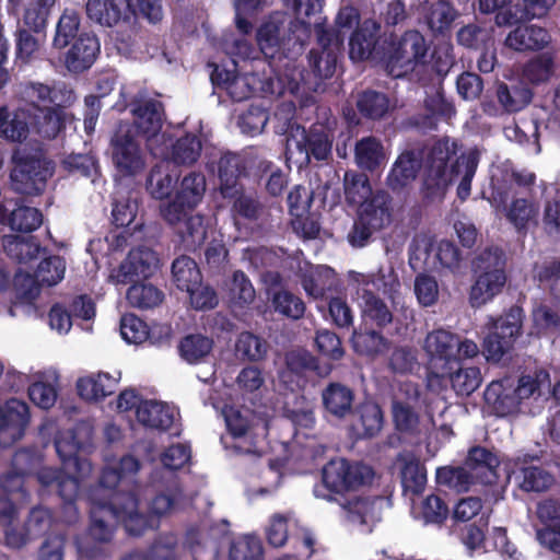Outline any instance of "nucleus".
I'll return each instance as SVG.
<instances>
[{"instance_id": "nucleus-1", "label": "nucleus", "mask_w": 560, "mask_h": 560, "mask_svg": "<svg viewBox=\"0 0 560 560\" xmlns=\"http://www.w3.org/2000/svg\"><path fill=\"white\" fill-rule=\"evenodd\" d=\"M139 469L140 463L132 455L106 463L98 486L88 497L90 534L95 540L110 539L114 521L121 522L130 535H141L148 528L158 527L159 520L176 509L179 491L167 490L150 500L148 516L139 512L138 488L133 486Z\"/></svg>"}, {"instance_id": "nucleus-2", "label": "nucleus", "mask_w": 560, "mask_h": 560, "mask_svg": "<svg viewBox=\"0 0 560 560\" xmlns=\"http://www.w3.org/2000/svg\"><path fill=\"white\" fill-rule=\"evenodd\" d=\"M90 441L91 429L84 423L59 432L55 439L56 452L63 468L67 470L73 468L77 475L65 478L50 467H43L36 472L43 491L56 490L63 500V521L67 523L78 520V510L73 502L78 498L82 482L92 472L91 463L79 456V453L90 445Z\"/></svg>"}, {"instance_id": "nucleus-3", "label": "nucleus", "mask_w": 560, "mask_h": 560, "mask_svg": "<svg viewBox=\"0 0 560 560\" xmlns=\"http://www.w3.org/2000/svg\"><path fill=\"white\" fill-rule=\"evenodd\" d=\"M308 30L299 26L285 13L277 12L257 30L256 39L261 54L267 59H278L276 66L269 63L276 74L283 75L292 95H303L313 86L293 60L302 52L304 38Z\"/></svg>"}, {"instance_id": "nucleus-4", "label": "nucleus", "mask_w": 560, "mask_h": 560, "mask_svg": "<svg viewBox=\"0 0 560 560\" xmlns=\"http://www.w3.org/2000/svg\"><path fill=\"white\" fill-rule=\"evenodd\" d=\"M455 155V141L444 139L433 145L424 163L422 184L424 198L431 201L442 200L448 186L456 180H458V197L462 200L469 197L471 179L475 176L480 153L477 149H469L451 163Z\"/></svg>"}, {"instance_id": "nucleus-5", "label": "nucleus", "mask_w": 560, "mask_h": 560, "mask_svg": "<svg viewBox=\"0 0 560 560\" xmlns=\"http://www.w3.org/2000/svg\"><path fill=\"white\" fill-rule=\"evenodd\" d=\"M536 176L527 170H515L508 164L497 166L492 172V192L489 201L497 211H502L518 231L536 223L539 207L532 199L518 196L517 188L528 189Z\"/></svg>"}, {"instance_id": "nucleus-6", "label": "nucleus", "mask_w": 560, "mask_h": 560, "mask_svg": "<svg viewBox=\"0 0 560 560\" xmlns=\"http://www.w3.org/2000/svg\"><path fill=\"white\" fill-rule=\"evenodd\" d=\"M505 259L498 247L480 253L474 260L475 282L469 291V303L481 307L489 303L503 289L506 282Z\"/></svg>"}, {"instance_id": "nucleus-7", "label": "nucleus", "mask_w": 560, "mask_h": 560, "mask_svg": "<svg viewBox=\"0 0 560 560\" xmlns=\"http://www.w3.org/2000/svg\"><path fill=\"white\" fill-rule=\"evenodd\" d=\"M423 348L430 358L431 366L441 371L452 369L463 360L474 359L480 352L474 340L462 338L445 329L429 332Z\"/></svg>"}, {"instance_id": "nucleus-8", "label": "nucleus", "mask_w": 560, "mask_h": 560, "mask_svg": "<svg viewBox=\"0 0 560 560\" xmlns=\"http://www.w3.org/2000/svg\"><path fill=\"white\" fill-rule=\"evenodd\" d=\"M211 80L237 102L248 98L256 90L275 95L289 93L287 81L283 80L281 74H276L275 78H258L255 73H248L247 71L243 74L236 73L235 68L230 70L215 67L211 73Z\"/></svg>"}, {"instance_id": "nucleus-9", "label": "nucleus", "mask_w": 560, "mask_h": 560, "mask_svg": "<svg viewBox=\"0 0 560 560\" xmlns=\"http://www.w3.org/2000/svg\"><path fill=\"white\" fill-rule=\"evenodd\" d=\"M372 469L360 463L343 458L330 460L323 469V485L314 488L316 498L332 500V493L355 490L372 480Z\"/></svg>"}, {"instance_id": "nucleus-10", "label": "nucleus", "mask_w": 560, "mask_h": 560, "mask_svg": "<svg viewBox=\"0 0 560 560\" xmlns=\"http://www.w3.org/2000/svg\"><path fill=\"white\" fill-rule=\"evenodd\" d=\"M428 45L418 31H408L393 40L385 56L387 72L400 78L425 62Z\"/></svg>"}, {"instance_id": "nucleus-11", "label": "nucleus", "mask_w": 560, "mask_h": 560, "mask_svg": "<svg viewBox=\"0 0 560 560\" xmlns=\"http://www.w3.org/2000/svg\"><path fill=\"white\" fill-rule=\"evenodd\" d=\"M523 316L520 306H512L504 316L498 319L488 318V335L483 339V351L488 361H500L512 348L521 335Z\"/></svg>"}, {"instance_id": "nucleus-12", "label": "nucleus", "mask_w": 560, "mask_h": 560, "mask_svg": "<svg viewBox=\"0 0 560 560\" xmlns=\"http://www.w3.org/2000/svg\"><path fill=\"white\" fill-rule=\"evenodd\" d=\"M14 166L10 174L14 191L23 195H39L45 188L48 178L54 174L52 164L34 156H21L19 152L13 155Z\"/></svg>"}, {"instance_id": "nucleus-13", "label": "nucleus", "mask_w": 560, "mask_h": 560, "mask_svg": "<svg viewBox=\"0 0 560 560\" xmlns=\"http://www.w3.org/2000/svg\"><path fill=\"white\" fill-rule=\"evenodd\" d=\"M331 152V141L323 127H315L306 131L305 128L295 126L291 128L287 139V154L295 163L303 165L314 156L318 161L326 160Z\"/></svg>"}, {"instance_id": "nucleus-14", "label": "nucleus", "mask_w": 560, "mask_h": 560, "mask_svg": "<svg viewBox=\"0 0 560 560\" xmlns=\"http://www.w3.org/2000/svg\"><path fill=\"white\" fill-rule=\"evenodd\" d=\"M206 178L201 173L190 172L182 178L175 198L160 207L161 215L171 225H177L186 211L196 208L203 199Z\"/></svg>"}, {"instance_id": "nucleus-15", "label": "nucleus", "mask_w": 560, "mask_h": 560, "mask_svg": "<svg viewBox=\"0 0 560 560\" xmlns=\"http://www.w3.org/2000/svg\"><path fill=\"white\" fill-rule=\"evenodd\" d=\"M112 160L121 176H136L145 167V159L128 122L118 125L110 140Z\"/></svg>"}, {"instance_id": "nucleus-16", "label": "nucleus", "mask_w": 560, "mask_h": 560, "mask_svg": "<svg viewBox=\"0 0 560 560\" xmlns=\"http://www.w3.org/2000/svg\"><path fill=\"white\" fill-rule=\"evenodd\" d=\"M66 262L59 256L44 259L36 270L35 277L18 271L14 277L16 300L20 303H31L39 294V284L48 287L59 283L65 276Z\"/></svg>"}, {"instance_id": "nucleus-17", "label": "nucleus", "mask_w": 560, "mask_h": 560, "mask_svg": "<svg viewBox=\"0 0 560 560\" xmlns=\"http://www.w3.org/2000/svg\"><path fill=\"white\" fill-rule=\"evenodd\" d=\"M135 125L145 140L149 150L155 156H164L168 136L161 132L163 126V106L156 100H147L132 108Z\"/></svg>"}, {"instance_id": "nucleus-18", "label": "nucleus", "mask_w": 560, "mask_h": 560, "mask_svg": "<svg viewBox=\"0 0 560 560\" xmlns=\"http://www.w3.org/2000/svg\"><path fill=\"white\" fill-rule=\"evenodd\" d=\"M446 383H451L457 395L469 396L480 386L481 373L477 366L463 368L458 364L441 373L432 371L428 375V387L431 390L439 392Z\"/></svg>"}, {"instance_id": "nucleus-19", "label": "nucleus", "mask_w": 560, "mask_h": 560, "mask_svg": "<svg viewBox=\"0 0 560 560\" xmlns=\"http://www.w3.org/2000/svg\"><path fill=\"white\" fill-rule=\"evenodd\" d=\"M159 266L155 253L145 246L133 248L117 269H113L109 279L115 283H128L136 278H149Z\"/></svg>"}, {"instance_id": "nucleus-20", "label": "nucleus", "mask_w": 560, "mask_h": 560, "mask_svg": "<svg viewBox=\"0 0 560 560\" xmlns=\"http://www.w3.org/2000/svg\"><path fill=\"white\" fill-rule=\"evenodd\" d=\"M40 463L38 456L32 455L28 451H20L13 457V465L18 471H12L2 477L0 485L3 495L0 498L9 501L16 510L15 504L27 501V494L23 489V475L31 472Z\"/></svg>"}, {"instance_id": "nucleus-21", "label": "nucleus", "mask_w": 560, "mask_h": 560, "mask_svg": "<svg viewBox=\"0 0 560 560\" xmlns=\"http://www.w3.org/2000/svg\"><path fill=\"white\" fill-rule=\"evenodd\" d=\"M30 421L28 406L19 399H10L0 406V444L9 446L20 440Z\"/></svg>"}, {"instance_id": "nucleus-22", "label": "nucleus", "mask_w": 560, "mask_h": 560, "mask_svg": "<svg viewBox=\"0 0 560 560\" xmlns=\"http://www.w3.org/2000/svg\"><path fill=\"white\" fill-rule=\"evenodd\" d=\"M300 279L306 294L315 300L326 298L340 285L335 270L326 265L314 266L305 262L300 267Z\"/></svg>"}, {"instance_id": "nucleus-23", "label": "nucleus", "mask_w": 560, "mask_h": 560, "mask_svg": "<svg viewBox=\"0 0 560 560\" xmlns=\"http://www.w3.org/2000/svg\"><path fill=\"white\" fill-rule=\"evenodd\" d=\"M0 223L20 232H32L43 223L42 212L32 207L20 206L14 199L0 202Z\"/></svg>"}, {"instance_id": "nucleus-24", "label": "nucleus", "mask_w": 560, "mask_h": 560, "mask_svg": "<svg viewBox=\"0 0 560 560\" xmlns=\"http://www.w3.org/2000/svg\"><path fill=\"white\" fill-rule=\"evenodd\" d=\"M508 476L525 491H544L553 482V476L545 468L528 464L527 458H517L508 467Z\"/></svg>"}, {"instance_id": "nucleus-25", "label": "nucleus", "mask_w": 560, "mask_h": 560, "mask_svg": "<svg viewBox=\"0 0 560 560\" xmlns=\"http://www.w3.org/2000/svg\"><path fill=\"white\" fill-rule=\"evenodd\" d=\"M412 7L435 34L448 31L457 16L455 9L444 0H413Z\"/></svg>"}, {"instance_id": "nucleus-26", "label": "nucleus", "mask_w": 560, "mask_h": 560, "mask_svg": "<svg viewBox=\"0 0 560 560\" xmlns=\"http://www.w3.org/2000/svg\"><path fill=\"white\" fill-rule=\"evenodd\" d=\"M349 280L358 289L373 287L375 290L387 295L393 302L396 301L400 289V282L393 266H381L376 272L361 273L357 271L349 272Z\"/></svg>"}, {"instance_id": "nucleus-27", "label": "nucleus", "mask_w": 560, "mask_h": 560, "mask_svg": "<svg viewBox=\"0 0 560 560\" xmlns=\"http://www.w3.org/2000/svg\"><path fill=\"white\" fill-rule=\"evenodd\" d=\"M485 400L500 417L518 411L521 406L511 377L491 382L485 392Z\"/></svg>"}, {"instance_id": "nucleus-28", "label": "nucleus", "mask_w": 560, "mask_h": 560, "mask_svg": "<svg viewBox=\"0 0 560 560\" xmlns=\"http://www.w3.org/2000/svg\"><path fill=\"white\" fill-rule=\"evenodd\" d=\"M120 378L119 371L91 373L78 380L77 389L81 398L88 401H100L116 390Z\"/></svg>"}, {"instance_id": "nucleus-29", "label": "nucleus", "mask_w": 560, "mask_h": 560, "mask_svg": "<svg viewBox=\"0 0 560 560\" xmlns=\"http://www.w3.org/2000/svg\"><path fill=\"white\" fill-rule=\"evenodd\" d=\"M100 51V44L95 36L80 34L66 54L65 66L73 73H80L92 67Z\"/></svg>"}, {"instance_id": "nucleus-30", "label": "nucleus", "mask_w": 560, "mask_h": 560, "mask_svg": "<svg viewBox=\"0 0 560 560\" xmlns=\"http://www.w3.org/2000/svg\"><path fill=\"white\" fill-rule=\"evenodd\" d=\"M11 8L21 16L26 28L33 33L43 31L56 0H9Z\"/></svg>"}, {"instance_id": "nucleus-31", "label": "nucleus", "mask_w": 560, "mask_h": 560, "mask_svg": "<svg viewBox=\"0 0 560 560\" xmlns=\"http://www.w3.org/2000/svg\"><path fill=\"white\" fill-rule=\"evenodd\" d=\"M120 336L130 345H139L151 339L153 342H161L171 336L168 326H155L149 330L147 324L133 314H126L120 319Z\"/></svg>"}, {"instance_id": "nucleus-32", "label": "nucleus", "mask_w": 560, "mask_h": 560, "mask_svg": "<svg viewBox=\"0 0 560 560\" xmlns=\"http://www.w3.org/2000/svg\"><path fill=\"white\" fill-rule=\"evenodd\" d=\"M177 415L174 406L152 399H145L137 410V419L142 425L162 431L174 424Z\"/></svg>"}, {"instance_id": "nucleus-33", "label": "nucleus", "mask_w": 560, "mask_h": 560, "mask_svg": "<svg viewBox=\"0 0 560 560\" xmlns=\"http://www.w3.org/2000/svg\"><path fill=\"white\" fill-rule=\"evenodd\" d=\"M550 39L546 28L535 24H522L508 34L505 46L516 51L535 50L547 46Z\"/></svg>"}, {"instance_id": "nucleus-34", "label": "nucleus", "mask_w": 560, "mask_h": 560, "mask_svg": "<svg viewBox=\"0 0 560 560\" xmlns=\"http://www.w3.org/2000/svg\"><path fill=\"white\" fill-rule=\"evenodd\" d=\"M380 24L371 19L361 22L349 39V56L353 61L366 60L373 56Z\"/></svg>"}, {"instance_id": "nucleus-35", "label": "nucleus", "mask_w": 560, "mask_h": 560, "mask_svg": "<svg viewBox=\"0 0 560 560\" xmlns=\"http://www.w3.org/2000/svg\"><path fill=\"white\" fill-rule=\"evenodd\" d=\"M382 500L378 498H354L348 501L343 509L350 523L362 527L364 532H371L372 526L381 518Z\"/></svg>"}, {"instance_id": "nucleus-36", "label": "nucleus", "mask_w": 560, "mask_h": 560, "mask_svg": "<svg viewBox=\"0 0 560 560\" xmlns=\"http://www.w3.org/2000/svg\"><path fill=\"white\" fill-rule=\"evenodd\" d=\"M25 92L30 98L42 105L40 108L65 107L74 101L73 91L65 83H56L52 86L31 83Z\"/></svg>"}, {"instance_id": "nucleus-37", "label": "nucleus", "mask_w": 560, "mask_h": 560, "mask_svg": "<svg viewBox=\"0 0 560 560\" xmlns=\"http://www.w3.org/2000/svg\"><path fill=\"white\" fill-rule=\"evenodd\" d=\"M419 168V158L413 152H402L386 177L387 186L395 192L402 191L416 179Z\"/></svg>"}, {"instance_id": "nucleus-38", "label": "nucleus", "mask_w": 560, "mask_h": 560, "mask_svg": "<svg viewBox=\"0 0 560 560\" xmlns=\"http://www.w3.org/2000/svg\"><path fill=\"white\" fill-rule=\"evenodd\" d=\"M317 39L322 46V51L320 54L311 51L310 62L316 75L329 78L335 72L338 55L341 51V38L337 35L329 38L322 35Z\"/></svg>"}, {"instance_id": "nucleus-39", "label": "nucleus", "mask_w": 560, "mask_h": 560, "mask_svg": "<svg viewBox=\"0 0 560 560\" xmlns=\"http://www.w3.org/2000/svg\"><path fill=\"white\" fill-rule=\"evenodd\" d=\"M499 459L495 454L485 447H472L467 456L465 467L477 481L492 483L497 479Z\"/></svg>"}, {"instance_id": "nucleus-40", "label": "nucleus", "mask_w": 560, "mask_h": 560, "mask_svg": "<svg viewBox=\"0 0 560 560\" xmlns=\"http://www.w3.org/2000/svg\"><path fill=\"white\" fill-rule=\"evenodd\" d=\"M358 217L362 218L372 229L382 230L392 221L390 198L384 191H377L360 206Z\"/></svg>"}, {"instance_id": "nucleus-41", "label": "nucleus", "mask_w": 560, "mask_h": 560, "mask_svg": "<svg viewBox=\"0 0 560 560\" xmlns=\"http://www.w3.org/2000/svg\"><path fill=\"white\" fill-rule=\"evenodd\" d=\"M357 299L362 317L366 323L384 327L392 323L393 314L386 303L375 295L370 289H357Z\"/></svg>"}, {"instance_id": "nucleus-42", "label": "nucleus", "mask_w": 560, "mask_h": 560, "mask_svg": "<svg viewBox=\"0 0 560 560\" xmlns=\"http://www.w3.org/2000/svg\"><path fill=\"white\" fill-rule=\"evenodd\" d=\"M353 392L341 383H330L322 392L325 410L336 418H345L352 410Z\"/></svg>"}, {"instance_id": "nucleus-43", "label": "nucleus", "mask_w": 560, "mask_h": 560, "mask_svg": "<svg viewBox=\"0 0 560 560\" xmlns=\"http://www.w3.org/2000/svg\"><path fill=\"white\" fill-rule=\"evenodd\" d=\"M201 142L194 135H186L171 144V138L166 142L165 155L163 159H170L178 165H192L200 156Z\"/></svg>"}, {"instance_id": "nucleus-44", "label": "nucleus", "mask_w": 560, "mask_h": 560, "mask_svg": "<svg viewBox=\"0 0 560 560\" xmlns=\"http://www.w3.org/2000/svg\"><path fill=\"white\" fill-rule=\"evenodd\" d=\"M354 158L360 168L372 172L387 160V154L378 139L366 137L357 142Z\"/></svg>"}, {"instance_id": "nucleus-45", "label": "nucleus", "mask_w": 560, "mask_h": 560, "mask_svg": "<svg viewBox=\"0 0 560 560\" xmlns=\"http://www.w3.org/2000/svg\"><path fill=\"white\" fill-rule=\"evenodd\" d=\"M225 292L229 303L235 308L248 307L256 298V291L243 271H234L231 279L225 282Z\"/></svg>"}, {"instance_id": "nucleus-46", "label": "nucleus", "mask_w": 560, "mask_h": 560, "mask_svg": "<svg viewBox=\"0 0 560 560\" xmlns=\"http://www.w3.org/2000/svg\"><path fill=\"white\" fill-rule=\"evenodd\" d=\"M177 177V174H173L170 162L162 161L151 170L147 188L153 198L165 199L174 190Z\"/></svg>"}, {"instance_id": "nucleus-47", "label": "nucleus", "mask_w": 560, "mask_h": 560, "mask_svg": "<svg viewBox=\"0 0 560 560\" xmlns=\"http://www.w3.org/2000/svg\"><path fill=\"white\" fill-rule=\"evenodd\" d=\"M3 248L9 257L20 264L31 262L40 253V246L34 237H21L18 235L4 236Z\"/></svg>"}, {"instance_id": "nucleus-48", "label": "nucleus", "mask_w": 560, "mask_h": 560, "mask_svg": "<svg viewBox=\"0 0 560 560\" xmlns=\"http://www.w3.org/2000/svg\"><path fill=\"white\" fill-rule=\"evenodd\" d=\"M497 98L505 112L514 113L527 106L532 100V91L524 85L509 86L500 82L497 85Z\"/></svg>"}, {"instance_id": "nucleus-49", "label": "nucleus", "mask_w": 560, "mask_h": 560, "mask_svg": "<svg viewBox=\"0 0 560 560\" xmlns=\"http://www.w3.org/2000/svg\"><path fill=\"white\" fill-rule=\"evenodd\" d=\"M360 15L355 8L353 7H343L339 10L336 19H335V27L325 28L322 24L316 25V35L320 37L325 35L326 37H334L337 35L341 38V46L343 45L345 36L349 32H353L355 28L360 26Z\"/></svg>"}, {"instance_id": "nucleus-50", "label": "nucleus", "mask_w": 560, "mask_h": 560, "mask_svg": "<svg viewBox=\"0 0 560 560\" xmlns=\"http://www.w3.org/2000/svg\"><path fill=\"white\" fill-rule=\"evenodd\" d=\"M172 275L176 287L182 291L191 290L192 287L200 284L202 281L197 264L187 256H180L174 260Z\"/></svg>"}, {"instance_id": "nucleus-51", "label": "nucleus", "mask_w": 560, "mask_h": 560, "mask_svg": "<svg viewBox=\"0 0 560 560\" xmlns=\"http://www.w3.org/2000/svg\"><path fill=\"white\" fill-rule=\"evenodd\" d=\"M345 196L351 205H363L372 197V189L366 175L348 171L343 175Z\"/></svg>"}, {"instance_id": "nucleus-52", "label": "nucleus", "mask_w": 560, "mask_h": 560, "mask_svg": "<svg viewBox=\"0 0 560 560\" xmlns=\"http://www.w3.org/2000/svg\"><path fill=\"white\" fill-rule=\"evenodd\" d=\"M25 110H19L10 117L4 107L0 108V137L21 142L28 135Z\"/></svg>"}, {"instance_id": "nucleus-53", "label": "nucleus", "mask_w": 560, "mask_h": 560, "mask_svg": "<svg viewBox=\"0 0 560 560\" xmlns=\"http://www.w3.org/2000/svg\"><path fill=\"white\" fill-rule=\"evenodd\" d=\"M240 174V158L225 154L219 162L220 189L224 197H235L238 194L237 177Z\"/></svg>"}, {"instance_id": "nucleus-54", "label": "nucleus", "mask_w": 560, "mask_h": 560, "mask_svg": "<svg viewBox=\"0 0 560 560\" xmlns=\"http://www.w3.org/2000/svg\"><path fill=\"white\" fill-rule=\"evenodd\" d=\"M34 127L45 138H55L65 122L62 107L38 108L34 115Z\"/></svg>"}, {"instance_id": "nucleus-55", "label": "nucleus", "mask_w": 560, "mask_h": 560, "mask_svg": "<svg viewBox=\"0 0 560 560\" xmlns=\"http://www.w3.org/2000/svg\"><path fill=\"white\" fill-rule=\"evenodd\" d=\"M86 14L101 25L113 26L120 20L121 10L114 0H88Z\"/></svg>"}, {"instance_id": "nucleus-56", "label": "nucleus", "mask_w": 560, "mask_h": 560, "mask_svg": "<svg viewBox=\"0 0 560 560\" xmlns=\"http://www.w3.org/2000/svg\"><path fill=\"white\" fill-rule=\"evenodd\" d=\"M80 27V18L75 10L66 9L60 15L52 39V46L62 49L68 46L71 39L77 38Z\"/></svg>"}, {"instance_id": "nucleus-57", "label": "nucleus", "mask_w": 560, "mask_h": 560, "mask_svg": "<svg viewBox=\"0 0 560 560\" xmlns=\"http://www.w3.org/2000/svg\"><path fill=\"white\" fill-rule=\"evenodd\" d=\"M392 417L395 428L400 432L412 433L418 429L419 416L416 407L405 402L401 397L393 398Z\"/></svg>"}, {"instance_id": "nucleus-58", "label": "nucleus", "mask_w": 560, "mask_h": 560, "mask_svg": "<svg viewBox=\"0 0 560 560\" xmlns=\"http://www.w3.org/2000/svg\"><path fill=\"white\" fill-rule=\"evenodd\" d=\"M283 463L280 460H275L270 463L267 467H265L260 471L259 478L261 479V483L256 486L253 485L246 489V494L248 499H255L258 495H266L273 492L280 485L281 481V467Z\"/></svg>"}, {"instance_id": "nucleus-59", "label": "nucleus", "mask_w": 560, "mask_h": 560, "mask_svg": "<svg viewBox=\"0 0 560 560\" xmlns=\"http://www.w3.org/2000/svg\"><path fill=\"white\" fill-rule=\"evenodd\" d=\"M127 300L133 307L152 308L163 301V293L150 283H136L128 289Z\"/></svg>"}, {"instance_id": "nucleus-60", "label": "nucleus", "mask_w": 560, "mask_h": 560, "mask_svg": "<svg viewBox=\"0 0 560 560\" xmlns=\"http://www.w3.org/2000/svg\"><path fill=\"white\" fill-rule=\"evenodd\" d=\"M184 221L183 228L179 229V234L184 245L189 248H196L203 244L207 237V224L201 214L189 215L182 219Z\"/></svg>"}, {"instance_id": "nucleus-61", "label": "nucleus", "mask_w": 560, "mask_h": 560, "mask_svg": "<svg viewBox=\"0 0 560 560\" xmlns=\"http://www.w3.org/2000/svg\"><path fill=\"white\" fill-rule=\"evenodd\" d=\"M553 73L555 61L548 54L533 58L523 68V78L532 84L547 82Z\"/></svg>"}, {"instance_id": "nucleus-62", "label": "nucleus", "mask_w": 560, "mask_h": 560, "mask_svg": "<svg viewBox=\"0 0 560 560\" xmlns=\"http://www.w3.org/2000/svg\"><path fill=\"white\" fill-rule=\"evenodd\" d=\"M226 428L234 439H247L253 428L250 411L233 406H226L222 411Z\"/></svg>"}, {"instance_id": "nucleus-63", "label": "nucleus", "mask_w": 560, "mask_h": 560, "mask_svg": "<svg viewBox=\"0 0 560 560\" xmlns=\"http://www.w3.org/2000/svg\"><path fill=\"white\" fill-rule=\"evenodd\" d=\"M530 335L542 336L555 332L560 327V316L551 307L539 304L532 312Z\"/></svg>"}, {"instance_id": "nucleus-64", "label": "nucleus", "mask_w": 560, "mask_h": 560, "mask_svg": "<svg viewBox=\"0 0 560 560\" xmlns=\"http://www.w3.org/2000/svg\"><path fill=\"white\" fill-rule=\"evenodd\" d=\"M32 32L30 28H19L16 31V56L23 62L38 59L42 55V47L45 40Z\"/></svg>"}]
</instances>
